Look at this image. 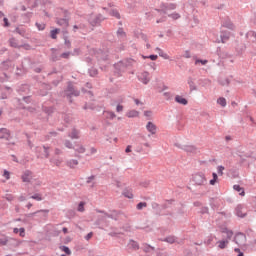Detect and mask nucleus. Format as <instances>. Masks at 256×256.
Segmentation results:
<instances>
[{"mask_svg":"<svg viewBox=\"0 0 256 256\" xmlns=\"http://www.w3.org/2000/svg\"><path fill=\"white\" fill-rule=\"evenodd\" d=\"M124 197H127L128 199H133V190L131 188H126L123 191Z\"/></svg>","mask_w":256,"mask_h":256,"instance_id":"ddd939ff","label":"nucleus"},{"mask_svg":"<svg viewBox=\"0 0 256 256\" xmlns=\"http://www.w3.org/2000/svg\"><path fill=\"white\" fill-rule=\"evenodd\" d=\"M146 129L147 131H149V133H151V135H155V133H157V126H155L153 122H148L146 125Z\"/></svg>","mask_w":256,"mask_h":256,"instance_id":"0eeeda50","label":"nucleus"},{"mask_svg":"<svg viewBox=\"0 0 256 256\" xmlns=\"http://www.w3.org/2000/svg\"><path fill=\"white\" fill-rule=\"evenodd\" d=\"M91 237H93V232H90L86 235V237H85L86 241H89V239H91Z\"/></svg>","mask_w":256,"mask_h":256,"instance_id":"de8ad7c7","label":"nucleus"},{"mask_svg":"<svg viewBox=\"0 0 256 256\" xmlns=\"http://www.w3.org/2000/svg\"><path fill=\"white\" fill-rule=\"evenodd\" d=\"M223 233L226 234L227 239L226 240H220L217 242L218 249H226L227 245H229V239L233 237V231L226 229L223 231Z\"/></svg>","mask_w":256,"mask_h":256,"instance_id":"20e7f679","label":"nucleus"},{"mask_svg":"<svg viewBox=\"0 0 256 256\" xmlns=\"http://www.w3.org/2000/svg\"><path fill=\"white\" fill-rule=\"evenodd\" d=\"M23 183H31V185H41V180L33 177V172L27 170L21 176Z\"/></svg>","mask_w":256,"mask_h":256,"instance_id":"f257e3e1","label":"nucleus"},{"mask_svg":"<svg viewBox=\"0 0 256 256\" xmlns=\"http://www.w3.org/2000/svg\"><path fill=\"white\" fill-rule=\"evenodd\" d=\"M126 117H129V118L139 117V112L137 110H130L127 112Z\"/></svg>","mask_w":256,"mask_h":256,"instance_id":"2eb2a0df","label":"nucleus"},{"mask_svg":"<svg viewBox=\"0 0 256 256\" xmlns=\"http://www.w3.org/2000/svg\"><path fill=\"white\" fill-rule=\"evenodd\" d=\"M10 45L11 47H18L17 41L15 39H10Z\"/></svg>","mask_w":256,"mask_h":256,"instance_id":"a19ab883","label":"nucleus"},{"mask_svg":"<svg viewBox=\"0 0 256 256\" xmlns=\"http://www.w3.org/2000/svg\"><path fill=\"white\" fill-rule=\"evenodd\" d=\"M242 209H243V207L237 206L236 214H237L238 217H243L245 215V213H243V211H241Z\"/></svg>","mask_w":256,"mask_h":256,"instance_id":"4be33fe9","label":"nucleus"},{"mask_svg":"<svg viewBox=\"0 0 256 256\" xmlns=\"http://www.w3.org/2000/svg\"><path fill=\"white\" fill-rule=\"evenodd\" d=\"M213 179L210 180V185H215L217 183V180L219 179V176H217V173H212Z\"/></svg>","mask_w":256,"mask_h":256,"instance_id":"b1692460","label":"nucleus"},{"mask_svg":"<svg viewBox=\"0 0 256 256\" xmlns=\"http://www.w3.org/2000/svg\"><path fill=\"white\" fill-rule=\"evenodd\" d=\"M26 207H27V209H31V207H33V204L28 203Z\"/></svg>","mask_w":256,"mask_h":256,"instance_id":"052dcab7","label":"nucleus"},{"mask_svg":"<svg viewBox=\"0 0 256 256\" xmlns=\"http://www.w3.org/2000/svg\"><path fill=\"white\" fill-rule=\"evenodd\" d=\"M116 111H117V113H121V111H123V105L118 104V105L116 106Z\"/></svg>","mask_w":256,"mask_h":256,"instance_id":"79ce46f5","label":"nucleus"},{"mask_svg":"<svg viewBox=\"0 0 256 256\" xmlns=\"http://www.w3.org/2000/svg\"><path fill=\"white\" fill-rule=\"evenodd\" d=\"M166 243H170V244H173L175 243V241H177V238H175V236H168L165 238Z\"/></svg>","mask_w":256,"mask_h":256,"instance_id":"a211bd4d","label":"nucleus"},{"mask_svg":"<svg viewBox=\"0 0 256 256\" xmlns=\"http://www.w3.org/2000/svg\"><path fill=\"white\" fill-rule=\"evenodd\" d=\"M70 137L71 139H79V131L72 130V132L70 133Z\"/></svg>","mask_w":256,"mask_h":256,"instance_id":"412c9836","label":"nucleus"},{"mask_svg":"<svg viewBox=\"0 0 256 256\" xmlns=\"http://www.w3.org/2000/svg\"><path fill=\"white\" fill-rule=\"evenodd\" d=\"M104 116L106 117V119H115V117H117L113 112L111 111H105L104 112Z\"/></svg>","mask_w":256,"mask_h":256,"instance_id":"dca6fc26","label":"nucleus"},{"mask_svg":"<svg viewBox=\"0 0 256 256\" xmlns=\"http://www.w3.org/2000/svg\"><path fill=\"white\" fill-rule=\"evenodd\" d=\"M217 103H218V105H221V107H226L227 106V100L223 97L219 98L217 100Z\"/></svg>","mask_w":256,"mask_h":256,"instance_id":"f3484780","label":"nucleus"},{"mask_svg":"<svg viewBox=\"0 0 256 256\" xmlns=\"http://www.w3.org/2000/svg\"><path fill=\"white\" fill-rule=\"evenodd\" d=\"M90 153H92V154L97 153V149H95V148H91V149H90Z\"/></svg>","mask_w":256,"mask_h":256,"instance_id":"5fc2aeb1","label":"nucleus"},{"mask_svg":"<svg viewBox=\"0 0 256 256\" xmlns=\"http://www.w3.org/2000/svg\"><path fill=\"white\" fill-rule=\"evenodd\" d=\"M238 256H244L243 252H239Z\"/></svg>","mask_w":256,"mask_h":256,"instance_id":"338daca9","label":"nucleus"},{"mask_svg":"<svg viewBox=\"0 0 256 256\" xmlns=\"http://www.w3.org/2000/svg\"><path fill=\"white\" fill-rule=\"evenodd\" d=\"M19 201H25V197L21 196V197L19 198Z\"/></svg>","mask_w":256,"mask_h":256,"instance_id":"69168bd1","label":"nucleus"},{"mask_svg":"<svg viewBox=\"0 0 256 256\" xmlns=\"http://www.w3.org/2000/svg\"><path fill=\"white\" fill-rule=\"evenodd\" d=\"M193 181L196 185H205L207 183V179L205 178V174L197 173L193 177Z\"/></svg>","mask_w":256,"mask_h":256,"instance_id":"39448f33","label":"nucleus"},{"mask_svg":"<svg viewBox=\"0 0 256 256\" xmlns=\"http://www.w3.org/2000/svg\"><path fill=\"white\" fill-rule=\"evenodd\" d=\"M144 115H145V117H151V115H153V112H151V111H145V112H144Z\"/></svg>","mask_w":256,"mask_h":256,"instance_id":"09e8293b","label":"nucleus"},{"mask_svg":"<svg viewBox=\"0 0 256 256\" xmlns=\"http://www.w3.org/2000/svg\"><path fill=\"white\" fill-rule=\"evenodd\" d=\"M234 241H235V244L236 245H243V243H245V235H243V234H237L236 236H235V239H234Z\"/></svg>","mask_w":256,"mask_h":256,"instance_id":"6e6552de","label":"nucleus"},{"mask_svg":"<svg viewBox=\"0 0 256 256\" xmlns=\"http://www.w3.org/2000/svg\"><path fill=\"white\" fill-rule=\"evenodd\" d=\"M36 27L39 31H43L45 29V24H39V23H36Z\"/></svg>","mask_w":256,"mask_h":256,"instance_id":"f704fd0d","label":"nucleus"},{"mask_svg":"<svg viewBox=\"0 0 256 256\" xmlns=\"http://www.w3.org/2000/svg\"><path fill=\"white\" fill-rule=\"evenodd\" d=\"M65 45L69 48V47H71V42L65 41Z\"/></svg>","mask_w":256,"mask_h":256,"instance_id":"4d7b16f0","label":"nucleus"},{"mask_svg":"<svg viewBox=\"0 0 256 256\" xmlns=\"http://www.w3.org/2000/svg\"><path fill=\"white\" fill-rule=\"evenodd\" d=\"M13 233H19L20 237H25V228H14Z\"/></svg>","mask_w":256,"mask_h":256,"instance_id":"4468645a","label":"nucleus"},{"mask_svg":"<svg viewBox=\"0 0 256 256\" xmlns=\"http://www.w3.org/2000/svg\"><path fill=\"white\" fill-rule=\"evenodd\" d=\"M129 245L132 249H135V250L139 249V244L135 241H130Z\"/></svg>","mask_w":256,"mask_h":256,"instance_id":"bb28decb","label":"nucleus"},{"mask_svg":"<svg viewBox=\"0 0 256 256\" xmlns=\"http://www.w3.org/2000/svg\"><path fill=\"white\" fill-rule=\"evenodd\" d=\"M62 231H63V233H65V234L68 233L67 228H63Z\"/></svg>","mask_w":256,"mask_h":256,"instance_id":"e2e57ef3","label":"nucleus"},{"mask_svg":"<svg viewBox=\"0 0 256 256\" xmlns=\"http://www.w3.org/2000/svg\"><path fill=\"white\" fill-rule=\"evenodd\" d=\"M175 101H176V103H179L180 105H187V103H188L187 99L183 98L180 95H177L175 97Z\"/></svg>","mask_w":256,"mask_h":256,"instance_id":"f8f14e48","label":"nucleus"},{"mask_svg":"<svg viewBox=\"0 0 256 256\" xmlns=\"http://www.w3.org/2000/svg\"><path fill=\"white\" fill-rule=\"evenodd\" d=\"M78 211H80V213H83V211H85V202H80L78 206Z\"/></svg>","mask_w":256,"mask_h":256,"instance_id":"cd10ccee","label":"nucleus"},{"mask_svg":"<svg viewBox=\"0 0 256 256\" xmlns=\"http://www.w3.org/2000/svg\"><path fill=\"white\" fill-rule=\"evenodd\" d=\"M58 25H61L63 27H69V21H67V19H60L58 20Z\"/></svg>","mask_w":256,"mask_h":256,"instance_id":"6ab92c4d","label":"nucleus"},{"mask_svg":"<svg viewBox=\"0 0 256 256\" xmlns=\"http://www.w3.org/2000/svg\"><path fill=\"white\" fill-rule=\"evenodd\" d=\"M59 33V29H55L51 31V37L53 39H57V34Z\"/></svg>","mask_w":256,"mask_h":256,"instance_id":"c756f323","label":"nucleus"},{"mask_svg":"<svg viewBox=\"0 0 256 256\" xmlns=\"http://www.w3.org/2000/svg\"><path fill=\"white\" fill-rule=\"evenodd\" d=\"M142 145H143L144 147H151V144H149V142H144V143H142Z\"/></svg>","mask_w":256,"mask_h":256,"instance_id":"864d4df0","label":"nucleus"},{"mask_svg":"<svg viewBox=\"0 0 256 256\" xmlns=\"http://www.w3.org/2000/svg\"><path fill=\"white\" fill-rule=\"evenodd\" d=\"M62 251H64V253H66V255H71V250L69 249V247L63 246Z\"/></svg>","mask_w":256,"mask_h":256,"instance_id":"72a5a7b5","label":"nucleus"},{"mask_svg":"<svg viewBox=\"0 0 256 256\" xmlns=\"http://www.w3.org/2000/svg\"><path fill=\"white\" fill-rule=\"evenodd\" d=\"M110 15H112V17H116V19L121 18V15L119 14V12L117 10H111Z\"/></svg>","mask_w":256,"mask_h":256,"instance_id":"393cba45","label":"nucleus"},{"mask_svg":"<svg viewBox=\"0 0 256 256\" xmlns=\"http://www.w3.org/2000/svg\"><path fill=\"white\" fill-rule=\"evenodd\" d=\"M254 23H256V15L254 16V19H253Z\"/></svg>","mask_w":256,"mask_h":256,"instance_id":"774afa93","label":"nucleus"},{"mask_svg":"<svg viewBox=\"0 0 256 256\" xmlns=\"http://www.w3.org/2000/svg\"><path fill=\"white\" fill-rule=\"evenodd\" d=\"M65 147H67L68 149H72L73 145L71 144V142L66 141L65 142Z\"/></svg>","mask_w":256,"mask_h":256,"instance_id":"49530a36","label":"nucleus"},{"mask_svg":"<svg viewBox=\"0 0 256 256\" xmlns=\"http://www.w3.org/2000/svg\"><path fill=\"white\" fill-rule=\"evenodd\" d=\"M67 167H69L70 169H75V167H77V165H79V161L72 159L66 162Z\"/></svg>","mask_w":256,"mask_h":256,"instance_id":"9b49d317","label":"nucleus"},{"mask_svg":"<svg viewBox=\"0 0 256 256\" xmlns=\"http://www.w3.org/2000/svg\"><path fill=\"white\" fill-rule=\"evenodd\" d=\"M134 102L136 103V105H141V102L139 101V99H135Z\"/></svg>","mask_w":256,"mask_h":256,"instance_id":"13d9d810","label":"nucleus"},{"mask_svg":"<svg viewBox=\"0 0 256 256\" xmlns=\"http://www.w3.org/2000/svg\"><path fill=\"white\" fill-rule=\"evenodd\" d=\"M37 213H45V215H47V213H49V210H40L30 214V216L33 217V215H37Z\"/></svg>","mask_w":256,"mask_h":256,"instance_id":"c9c22d12","label":"nucleus"},{"mask_svg":"<svg viewBox=\"0 0 256 256\" xmlns=\"http://www.w3.org/2000/svg\"><path fill=\"white\" fill-rule=\"evenodd\" d=\"M143 207H147V203H145V202H140V203L137 204V209H138V210L143 209Z\"/></svg>","mask_w":256,"mask_h":256,"instance_id":"2f4dec72","label":"nucleus"},{"mask_svg":"<svg viewBox=\"0 0 256 256\" xmlns=\"http://www.w3.org/2000/svg\"><path fill=\"white\" fill-rule=\"evenodd\" d=\"M125 153H131V146H127V147H126Z\"/></svg>","mask_w":256,"mask_h":256,"instance_id":"3c124183","label":"nucleus"},{"mask_svg":"<svg viewBox=\"0 0 256 256\" xmlns=\"http://www.w3.org/2000/svg\"><path fill=\"white\" fill-rule=\"evenodd\" d=\"M201 63L202 65H207L208 61L207 60H196L195 64Z\"/></svg>","mask_w":256,"mask_h":256,"instance_id":"37998d69","label":"nucleus"},{"mask_svg":"<svg viewBox=\"0 0 256 256\" xmlns=\"http://www.w3.org/2000/svg\"><path fill=\"white\" fill-rule=\"evenodd\" d=\"M69 55H71V53L65 52V53L61 54V57H63V59H69Z\"/></svg>","mask_w":256,"mask_h":256,"instance_id":"c03bdc74","label":"nucleus"},{"mask_svg":"<svg viewBox=\"0 0 256 256\" xmlns=\"http://www.w3.org/2000/svg\"><path fill=\"white\" fill-rule=\"evenodd\" d=\"M217 171H218V174H219L220 176H223V171H225V167H223V166H218V167H217Z\"/></svg>","mask_w":256,"mask_h":256,"instance_id":"473e14b6","label":"nucleus"},{"mask_svg":"<svg viewBox=\"0 0 256 256\" xmlns=\"http://www.w3.org/2000/svg\"><path fill=\"white\" fill-rule=\"evenodd\" d=\"M175 8H176L175 4H167V5L163 4L161 7V11H163V13H165L169 17H172V19H179L180 16L178 13L170 14L171 11H173V9Z\"/></svg>","mask_w":256,"mask_h":256,"instance_id":"f03ea898","label":"nucleus"},{"mask_svg":"<svg viewBox=\"0 0 256 256\" xmlns=\"http://www.w3.org/2000/svg\"><path fill=\"white\" fill-rule=\"evenodd\" d=\"M31 199H34L35 201H42V197L39 194H35L31 196Z\"/></svg>","mask_w":256,"mask_h":256,"instance_id":"7c9ffc66","label":"nucleus"},{"mask_svg":"<svg viewBox=\"0 0 256 256\" xmlns=\"http://www.w3.org/2000/svg\"><path fill=\"white\" fill-rule=\"evenodd\" d=\"M117 34L120 36V37H125V32L123 31V29H119L117 31Z\"/></svg>","mask_w":256,"mask_h":256,"instance_id":"a18cd8bd","label":"nucleus"},{"mask_svg":"<svg viewBox=\"0 0 256 256\" xmlns=\"http://www.w3.org/2000/svg\"><path fill=\"white\" fill-rule=\"evenodd\" d=\"M220 37L222 39V43H227V41H229V37H231V33L222 30Z\"/></svg>","mask_w":256,"mask_h":256,"instance_id":"1a4fd4ad","label":"nucleus"},{"mask_svg":"<svg viewBox=\"0 0 256 256\" xmlns=\"http://www.w3.org/2000/svg\"><path fill=\"white\" fill-rule=\"evenodd\" d=\"M5 27H9V20L7 18H4Z\"/></svg>","mask_w":256,"mask_h":256,"instance_id":"603ef678","label":"nucleus"},{"mask_svg":"<svg viewBox=\"0 0 256 256\" xmlns=\"http://www.w3.org/2000/svg\"><path fill=\"white\" fill-rule=\"evenodd\" d=\"M76 151H77L78 153H85V147L79 146L78 148H76Z\"/></svg>","mask_w":256,"mask_h":256,"instance_id":"ea45409f","label":"nucleus"},{"mask_svg":"<svg viewBox=\"0 0 256 256\" xmlns=\"http://www.w3.org/2000/svg\"><path fill=\"white\" fill-rule=\"evenodd\" d=\"M0 139H4L5 141H7L6 145H15V142L11 137V133L6 128L0 129Z\"/></svg>","mask_w":256,"mask_h":256,"instance_id":"7ed1b4c3","label":"nucleus"},{"mask_svg":"<svg viewBox=\"0 0 256 256\" xmlns=\"http://www.w3.org/2000/svg\"><path fill=\"white\" fill-rule=\"evenodd\" d=\"M2 176L6 179V181H9V179H11V172L8 170H3Z\"/></svg>","mask_w":256,"mask_h":256,"instance_id":"aec40b11","label":"nucleus"},{"mask_svg":"<svg viewBox=\"0 0 256 256\" xmlns=\"http://www.w3.org/2000/svg\"><path fill=\"white\" fill-rule=\"evenodd\" d=\"M5 199H6V201H13L15 199V197L11 194H6Z\"/></svg>","mask_w":256,"mask_h":256,"instance_id":"e433bc0d","label":"nucleus"},{"mask_svg":"<svg viewBox=\"0 0 256 256\" xmlns=\"http://www.w3.org/2000/svg\"><path fill=\"white\" fill-rule=\"evenodd\" d=\"M55 165H57V167H59V165H61V160L56 161Z\"/></svg>","mask_w":256,"mask_h":256,"instance_id":"bf43d9fd","label":"nucleus"},{"mask_svg":"<svg viewBox=\"0 0 256 256\" xmlns=\"http://www.w3.org/2000/svg\"><path fill=\"white\" fill-rule=\"evenodd\" d=\"M222 26L226 29H235V25H233L231 22H224Z\"/></svg>","mask_w":256,"mask_h":256,"instance_id":"5701e85b","label":"nucleus"},{"mask_svg":"<svg viewBox=\"0 0 256 256\" xmlns=\"http://www.w3.org/2000/svg\"><path fill=\"white\" fill-rule=\"evenodd\" d=\"M43 151H44V156L47 158V157H49V149L47 148V147H45V146H43Z\"/></svg>","mask_w":256,"mask_h":256,"instance_id":"58836bf2","label":"nucleus"},{"mask_svg":"<svg viewBox=\"0 0 256 256\" xmlns=\"http://www.w3.org/2000/svg\"><path fill=\"white\" fill-rule=\"evenodd\" d=\"M55 152H56V155H59V153H61V150L56 149Z\"/></svg>","mask_w":256,"mask_h":256,"instance_id":"0e129e2a","label":"nucleus"},{"mask_svg":"<svg viewBox=\"0 0 256 256\" xmlns=\"http://www.w3.org/2000/svg\"><path fill=\"white\" fill-rule=\"evenodd\" d=\"M139 79H140V81H142V83H144V85H147V83H149V81H151V77L149 76V72H142L139 75Z\"/></svg>","mask_w":256,"mask_h":256,"instance_id":"423d86ee","label":"nucleus"},{"mask_svg":"<svg viewBox=\"0 0 256 256\" xmlns=\"http://www.w3.org/2000/svg\"><path fill=\"white\" fill-rule=\"evenodd\" d=\"M234 189L235 191H238V192L242 191V188L239 185H234Z\"/></svg>","mask_w":256,"mask_h":256,"instance_id":"8fccbe9b","label":"nucleus"},{"mask_svg":"<svg viewBox=\"0 0 256 256\" xmlns=\"http://www.w3.org/2000/svg\"><path fill=\"white\" fill-rule=\"evenodd\" d=\"M246 37H247L248 41H251L252 43H255V41H256V33H255V31H249L246 34Z\"/></svg>","mask_w":256,"mask_h":256,"instance_id":"9d476101","label":"nucleus"},{"mask_svg":"<svg viewBox=\"0 0 256 256\" xmlns=\"http://www.w3.org/2000/svg\"><path fill=\"white\" fill-rule=\"evenodd\" d=\"M116 187H123V184L121 182H116Z\"/></svg>","mask_w":256,"mask_h":256,"instance_id":"6e6d98bb","label":"nucleus"},{"mask_svg":"<svg viewBox=\"0 0 256 256\" xmlns=\"http://www.w3.org/2000/svg\"><path fill=\"white\" fill-rule=\"evenodd\" d=\"M234 251H235V253H241V249H239V248H235Z\"/></svg>","mask_w":256,"mask_h":256,"instance_id":"680f3d73","label":"nucleus"},{"mask_svg":"<svg viewBox=\"0 0 256 256\" xmlns=\"http://www.w3.org/2000/svg\"><path fill=\"white\" fill-rule=\"evenodd\" d=\"M143 59H151V61H157L158 56L157 55H150L148 57L143 56Z\"/></svg>","mask_w":256,"mask_h":256,"instance_id":"c85d7f7f","label":"nucleus"},{"mask_svg":"<svg viewBox=\"0 0 256 256\" xmlns=\"http://www.w3.org/2000/svg\"><path fill=\"white\" fill-rule=\"evenodd\" d=\"M159 56L163 57V59H169V55L165 54V52H163V50L160 51Z\"/></svg>","mask_w":256,"mask_h":256,"instance_id":"4c0bfd02","label":"nucleus"},{"mask_svg":"<svg viewBox=\"0 0 256 256\" xmlns=\"http://www.w3.org/2000/svg\"><path fill=\"white\" fill-rule=\"evenodd\" d=\"M8 241L7 236L0 237V245H7Z\"/></svg>","mask_w":256,"mask_h":256,"instance_id":"a878e982","label":"nucleus"}]
</instances>
